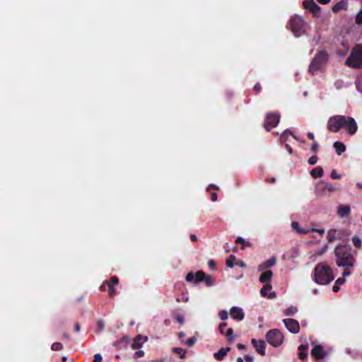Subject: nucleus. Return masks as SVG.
I'll return each mask as SVG.
<instances>
[{"instance_id": "obj_1", "label": "nucleus", "mask_w": 362, "mask_h": 362, "mask_svg": "<svg viewBox=\"0 0 362 362\" xmlns=\"http://www.w3.org/2000/svg\"><path fill=\"white\" fill-rule=\"evenodd\" d=\"M341 128L354 135L357 129V124L354 119L349 116L334 115L328 119L327 129L331 132H338Z\"/></svg>"}, {"instance_id": "obj_2", "label": "nucleus", "mask_w": 362, "mask_h": 362, "mask_svg": "<svg viewBox=\"0 0 362 362\" xmlns=\"http://www.w3.org/2000/svg\"><path fill=\"white\" fill-rule=\"evenodd\" d=\"M356 253L349 245H339L334 250L335 262L338 267H353L356 262Z\"/></svg>"}, {"instance_id": "obj_3", "label": "nucleus", "mask_w": 362, "mask_h": 362, "mask_svg": "<svg viewBox=\"0 0 362 362\" xmlns=\"http://www.w3.org/2000/svg\"><path fill=\"white\" fill-rule=\"evenodd\" d=\"M334 279L332 269L325 262L317 264L314 269V281L320 285H327Z\"/></svg>"}, {"instance_id": "obj_4", "label": "nucleus", "mask_w": 362, "mask_h": 362, "mask_svg": "<svg viewBox=\"0 0 362 362\" xmlns=\"http://www.w3.org/2000/svg\"><path fill=\"white\" fill-rule=\"evenodd\" d=\"M345 64L353 68L362 67V45H356L346 59Z\"/></svg>"}, {"instance_id": "obj_5", "label": "nucleus", "mask_w": 362, "mask_h": 362, "mask_svg": "<svg viewBox=\"0 0 362 362\" xmlns=\"http://www.w3.org/2000/svg\"><path fill=\"white\" fill-rule=\"evenodd\" d=\"M327 59L328 55L327 52L324 50L320 51L313 59L309 66V72L312 75H315L317 71L320 70L323 67Z\"/></svg>"}, {"instance_id": "obj_6", "label": "nucleus", "mask_w": 362, "mask_h": 362, "mask_svg": "<svg viewBox=\"0 0 362 362\" xmlns=\"http://www.w3.org/2000/svg\"><path fill=\"white\" fill-rule=\"evenodd\" d=\"M284 335L277 329H270L266 334V339L267 342L272 346H279L284 341Z\"/></svg>"}, {"instance_id": "obj_7", "label": "nucleus", "mask_w": 362, "mask_h": 362, "mask_svg": "<svg viewBox=\"0 0 362 362\" xmlns=\"http://www.w3.org/2000/svg\"><path fill=\"white\" fill-rule=\"evenodd\" d=\"M289 25L292 33L296 37L300 36L303 33L304 21L298 16H295L289 21Z\"/></svg>"}, {"instance_id": "obj_8", "label": "nucleus", "mask_w": 362, "mask_h": 362, "mask_svg": "<svg viewBox=\"0 0 362 362\" xmlns=\"http://www.w3.org/2000/svg\"><path fill=\"white\" fill-rule=\"evenodd\" d=\"M280 114L279 112H269L266 115L264 127L267 132L276 127L280 121Z\"/></svg>"}, {"instance_id": "obj_9", "label": "nucleus", "mask_w": 362, "mask_h": 362, "mask_svg": "<svg viewBox=\"0 0 362 362\" xmlns=\"http://www.w3.org/2000/svg\"><path fill=\"white\" fill-rule=\"evenodd\" d=\"M336 188L327 182H320L316 185L315 193L317 196H324L327 193L334 192Z\"/></svg>"}, {"instance_id": "obj_10", "label": "nucleus", "mask_w": 362, "mask_h": 362, "mask_svg": "<svg viewBox=\"0 0 362 362\" xmlns=\"http://www.w3.org/2000/svg\"><path fill=\"white\" fill-rule=\"evenodd\" d=\"M303 5L304 8L308 10L315 17L320 16V7L313 0H305Z\"/></svg>"}, {"instance_id": "obj_11", "label": "nucleus", "mask_w": 362, "mask_h": 362, "mask_svg": "<svg viewBox=\"0 0 362 362\" xmlns=\"http://www.w3.org/2000/svg\"><path fill=\"white\" fill-rule=\"evenodd\" d=\"M285 327L287 329L293 334H297L300 331V325L298 320L292 318L283 320Z\"/></svg>"}, {"instance_id": "obj_12", "label": "nucleus", "mask_w": 362, "mask_h": 362, "mask_svg": "<svg viewBox=\"0 0 362 362\" xmlns=\"http://www.w3.org/2000/svg\"><path fill=\"white\" fill-rule=\"evenodd\" d=\"M119 279L116 276H112L109 280L106 281V284L109 291V296L113 298L115 295V287L118 285Z\"/></svg>"}, {"instance_id": "obj_13", "label": "nucleus", "mask_w": 362, "mask_h": 362, "mask_svg": "<svg viewBox=\"0 0 362 362\" xmlns=\"http://www.w3.org/2000/svg\"><path fill=\"white\" fill-rule=\"evenodd\" d=\"M227 326L228 325L226 322H221L219 325L218 327L219 332H221V334L226 335L229 343H232L234 339L233 330L232 328H228L225 332V329L227 327Z\"/></svg>"}, {"instance_id": "obj_14", "label": "nucleus", "mask_w": 362, "mask_h": 362, "mask_svg": "<svg viewBox=\"0 0 362 362\" xmlns=\"http://www.w3.org/2000/svg\"><path fill=\"white\" fill-rule=\"evenodd\" d=\"M251 343L257 353H259L261 356H265L266 343L264 341H258L255 339H252L251 340Z\"/></svg>"}, {"instance_id": "obj_15", "label": "nucleus", "mask_w": 362, "mask_h": 362, "mask_svg": "<svg viewBox=\"0 0 362 362\" xmlns=\"http://www.w3.org/2000/svg\"><path fill=\"white\" fill-rule=\"evenodd\" d=\"M230 316L237 321H241L245 317V313L242 308L239 307H232L230 310Z\"/></svg>"}, {"instance_id": "obj_16", "label": "nucleus", "mask_w": 362, "mask_h": 362, "mask_svg": "<svg viewBox=\"0 0 362 362\" xmlns=\"http://www.w3.org/2000/svg\"><path fill=\"white\" fill-rule=\"evenodd\" d=\"M311 355L316 359H322L326 356V353L324 351L322 346L320 344L315 345L311 350Z\"/></svg>"}, {"instance_id": "obj_17", "label": "nucleus", "mask_w": 362, "mask_h": 362, "mask_svg": "<svg viewBox=\"0 0 362 362\" xmlns=\"http://www.w3.org/2000/svg\"><path fill=\"white\" fill-rule=\"evenodd\" d=\"M341 237V233L335 229H331L327 232V240L329 243H333L337 239H340Z\"/></svg>"}, {"instance_id": "obj_18", "label": "nucleus", "mask_w": 362, "mask_h": 362, "mask_svg": "<svg viewBox=\"0 0 362 362\" xmlns=\"http://www.w3.org/2000/svg\"><path fill=\"white\" fill-rule=\"evenodd\" d=\"M129 342V338L127 336H124L119 340L115 341L113 346L117 349H122L124 348Z\"/></svg>"}, {"instance_id": "obj_19", "label": "nucleus", "mask_w": 362, "mask_h": 362, "mask_svg": "<svg viewBox=\"0 0 362 362\" xmlns=\"http://www.w3.org/2000/svg\"><path fill=\"white\" fill-rule=\"evenodd\" d=\"M351 209L348 205H339L337 210V214L340 217H345L349 215Z\"/></svg>"}, {"instance_id": "obj_20", "label": "nucleus", "mask_w": 362, "mask_h": 362, "mask_svg": "<svg viewBox=\"0 0 362 362\" xmlns=\"http://www.w3.org/2000/svg\"><path fill=\"white\" fill-rule=\"evenodd\" d=\"M347 7H348L347 1L345 0H341V1H339L338 3H337L332 7V11H333V12L336 13V12H339V11H341V10H346Z\"/></svg>"}, {"instance_id": "obj_21", "label": "nucleus", "mask_w": 362, "mask_h": 362, "mask_svg": "<svg viewBox=\"0 0 362 362\" xmlns=\"http://www.w3.org/2000/svg\"><path fill=\"white\" fill-rule=\"evenodd\" d=\"M272 288V285L269 284L264 285L260 290V294L262 295V296H268L269 298H274L275 296L274 292H272L269 295H267V291H271Z\"/></svg>"}, {"instance_id": "obj_22", "label": "nucleus", "mask_w": 362, "mask_h": 362, "mask_svg": "<svg viewBox=\"0 0 362 362\" xmlns=\"http://www.w3.org/2000/svg\"><path fill=\"white\" fill-rule=\"evenodd\" d=\"M273 273L271 270H267L266 272H264L261 274L259 281L261 283H266L271 280L272 277Z\"/></svg>"}, {"instance_id": "obj_23", "label": "nucleus", "mask_w": 362, "mask_h": 362, "mask_svg": "<svg viewBox=\"0 0 362 362\" xmlns=\"http://www.w3.org/2000/svg\"><path fill=\"white\" fill-rule=\"evenodd\" d=\"M230 350V347L221 348L218 352L214 354V358L218 361H221Z\"/></svg>"}, {"instance_id": "obj_24", "label": "nucleus", "mask_w": 362, "mask_h": 362, "mask_svg": "<svg viewBox=\"0 0 362 362\" xmlns=\"http://www.w3.org/2000/svg\"><path fill=\"white\" fill-rule=\"evenodd\" d=\"M275 263H276V258L272 257V258L267 259V261H265L264 262H263L262 264H261L259 266V269L262 270V269H268V268L272 267L273 265H274Z\"/></svg>"}, {"instance_id": "obj_25", "label": "nucleus", "mask_w": 362, "mask_h": 362, "mask_svg": "<svg viewBox=\"0 0 362 362\" xmlns=\"http://www.w3.org/2000/svg\"><path fill=\"white\" fill-rule=\"evenodd\" d=\"M334 147L335 148L336 152L339 156H340L346 150L345 145L341 141L334 142Z\"/></svg>"}, {"instance_id": "obj_26", "label": "nucleus", "mask_w": 362, "mask_h": 362, "mask_svg": "<svg viewBox=\"0 0 362 362\" xmlns=\"http://www.w3.org/2000/svg\"><path fill=\"white\" fill-rule=\"evenodd\" d=\"M310 175L315 178L321 177L323 175V169L318 166L310 171Z\"/></svg>"}, {"instance_id": "obj_27", "label": "nucleus", "mask_w": 362, "mask_h": 362, "mask_svg": "<svg viewBox=\"0 0 362 362\" xmlns=\"http://www.w3.org/2000/svg\"><path fill=\"white\" fill-rule=\"evenodd\" d=\"M205 276L206 274L203 271H198L196 274H194V283L199 284L204 281Z\"/></svg>"}, {"instance_id": "obj_28", "label": "nucleus", "mask_w": 362, "mask_h": 362, "mask_svg": "<svg viewBox=\"0 0 362 362\" xmlns=\"http://www.w3.org/2000/svg\"><path fill=\"white\" fill-rule=\"evenodd\" d=\"M143 337L141 335H138L134 339V342L132 344V347L134 349H137L141 347L142 341L141 339Z\"/></svg>"}, {"instance_id": "obj_29", "label": "nucleus", "mask_w": 362, "mask_h": 362, "mask_svg": "<svg viewBox=\"0 0 362 362\" xmlns=\"http://www.w3.org/2000/svg\"><path fill=\"white\" fill-rule=\"evenodd\" d=\"M173 352L178 354L180 358H185L186 356V351L182 348L174 347L173 348Z\"/></svg>"}, {"instance_id": "obj_30", "label": "nucleus", "mask_w": 362, "mask_h": 362, "mask_svg": "<svg viewBox=\"0 0 362 362\" xmlns=\"http://www.w3.org/2000/svg\"><path fill=\"white\" fill-rule=\"evenodd\" d=\"M297 311L298 309L296 307L291 306L284 311V315L287 316H291L295 315L297 313Z\"/></svg>"}, {"instance_id": "obj_31", "label": "nucleus", "mask_w": 362, "mask_h": 362, "mask_svg": "<svg viewBox=\"0 0 362 362\" xmlns=\"http://www.w3.org/2000/svg\"><path fill=\"white\" fill-rule=\"evenodd\" d=\"M235 259H236V258L233 255H230L229 257L227 258V259L226 261V264L227 267H230V268L233 267L234 262H235Z\"/></svg>"}, {"instance_id": "obj_32", "label": "nucleus", "mask_w": 362, "mask_h": 362, "mask_svg": "<svg viewBox=\"0 0 362 362\" xmlns=\"http://www.w3.org/2000/svg\"><path fill=\"white\" fill-rule=\"evenodd\" d=\"M236 244H242L243 246L241 247V249L243 250L245 246H250V243L248 242H245V240L242 237H238L235 240Z\"/></svg>"}, {"instance_id": "obj_33", "label": "nucleus", "mask_w": 362, "mask_h": 362, "mask_svg": "<svg viewBox=\"0 0 362 362\" xmlns=\"http://www.w3.org/2000/svg\"><path fill=\"white\" fill-rule=\"evenodd\" d=\"M352 243L357 248H360L361 247V240L358 235L353 236Z\"/></svg>"}, {"instance_id": "obj_34", "label": "nucleus", "mask_w": 362, "mask_h": 362, "mask_svg": "<svg viewBox=\"0 0 362 362\" xmlns=\"http://www.w3.org/2000/svg\"><path fill=\"white\" fill-rule=\"evenodd\" d=\"M204 281L207 286L210 287L213 285L214 279L211 276L206 274Z\"/></svg>"}, {"instance_id": "obj_35", "label": "nucleus", "mask_w": 362, "mask_h": 362, "mask_svg": "<svg viewBox=\"0 0 362 362\" xmlns=\"http://www.w3.org/2000/svg\"><path fill=\"white\" fill-rule=\"evenodd\" d=\"M173 317L180 323L182 324L184 322V317L182 314L176 313L173 314Z\"/></svg>"}, {"instance_id": "obj_36", "label": "nucleus", "mask_w": 362, "mask_h": 362, "mask_svg": "<svg viewBox=\"0 0 362 362\" xmlns=\"http://www.w3.org/2000/svg\"><path fill=\"white\" fill-rule=\"evenodd\" d=\"M62 348H63V345L60 342H54L52 344V345L51 346V349L53 351H59V350L62 349Z\"/></svg>"}, {"instance_id": "obj_37", "label": "nucleus", "mask_w": 362, "mask_h": 362, "mask_svg": "<svg viewBox=\"0 0 362 362\" xmlns=\"http://www.w3.org/2000/svg\"><path fill=\"white\" fill-rule=\"evenodd\" d=\"M218 316H219L221 320H226L228 317V312L226 310H221L219 312Z\"/></svg>"}, {"instance_id": "obj_38", "label": "nucleus", "mask_w": 362, "mask_h": 362, "mask_svg": "<svg viewBox=\"0 0 362 362\" xmlns=\"http://www.w3.org/2000/svg\"><path fill=\"white\" fill-rule=\"evenodd\" d=\"M196 341H197V338H196L195 337H192L189 338V339L186 341L185 344H186L188 346L191 347V346H193L194 345V344H195V342H196Z\"/></svg>"}, {"instance_id": "obj_39", "label": "nucleus", "mask_w": 362, "mask_h": 362, "mask_svg": "<svg viewBox=\"0 0 362 362\" xmlns=\"http://www.w3.org/2000/svg\"><path fill=\"white\" fill-rule=\"evenodd\" d=\"M356 23L357 25H362V9L358 13L356 16Z\"/></svg>"}, {"instance_id": "obj_40", "label": "nucleus", "mask_w": 362, "mask_h": 362, "mask_svg": "<svg viewBox=\"0 0 362 362\" xmlns=\"http://www.w3.org/2000/svg\"><path fill=\"white\" fill-rule=\"evenodd\" d=\"M105 327V324L103 320H100L97 322V332H100Z\"/></svg>"}, {"instance_id": "obj_41", "label": "nucleus", "mask_w": 362, "mask_h": 362, "mask_svg": "<svg viewBox=\"0 0 362 362\" xmlns=\"http://www.w3.org/2000/svg\"><path fill=\"white\" fill-rule=\"evenodd\" d=\"M318 160V158L317 156H311L309 159H308V163L310 165H314L315 164H316V163L317 162Z\"/></svg>"}, {"instance_id": "obj_42", "label": "nucleus", "mask_w": 362, "mask_h": 362, "mask_svg": "<svg viewBox=\"0 0 362 362\" xmlns=\"http://www.w3.org/2000/svg\"><path fill=\"white\" fill-rule=\"evenodd\" d=\"M185 279L187 282H192L194 279V274L192 272H189L186 275Z\"/></svg>"}, {"instance_id": "obj_43", "label": "nucleus", "mask_w": 362, "mask_h": 362, "mask_svg": "<svg viewBox=\"0 0 362 362\" xmlns=\"http://www.w3.org/2000/svg\"><path fill=\"white\" fill-rule=\"evenodd\" d=\"M310 150L313 153H316L319 150V144L317 142H313L311 145Z\"/></svg>"}, {"instance_id": "obj_44", "label": "nucleus", "mask_w": 362, "mask_h": 362, "mask_svg": "<svg viewBox=\"0 0 362 362\" xmlns=\"http://www.w3.org/2000/svg\"><path fill=\"white\" fill-rule=\"evenodd\" d=\"M287 134H290V130L289 129H286L284 132V133L281 135L280 136V139L281 141H285L287 140Z\"/></svg>"}, {"instance_id": "obj_45", "label": "nucleus", "mask_w": 362, "mask_h": 362, "mask_svg": "<svg viewBox=\"0 0 362 362\" xmlns=\"http://www.w3.org/2000/svg\"><path fill=\"white\" fill-rule=\"evenodd\" d=\"M330 177L332 179H340L341 177V175L337 174L335 170H333L331 173Z\"/></svg>"}, {"instance_id": "obj_46", "label": "nucleus", "mask_w": 362, "mask_h": 362, "mask_svg": "<svg viewBox=\"0 0 362 362\" xmlns=\"http://www.w3.org/2000/svg\"><path fill=\"white\" fill-rule=\"evenodd\" d=\"M216 262L215 260L214 259H210L209 262H208V266L209 267V268L212 270H214L215 268H216Z\"/></svg>"}, {"instance_id": "obj_47", "label": "nucleus", "mask_w": 362, "mask_h": 362, "mask_svg": "<svg viewBox=\"0 0 362 362\" xmlns=\"http://www.w3.org/2000/svg\"><path fill=\"white\" fill-rule=\"evenodd\" d=\"M144 356V352L141 350L136 351L134 354V357L136 358L143 357Z\"/></svg>"}, {"instance_id": "obj_48", "label": "nucleus", "mask_w": 362, "mask_h": 362, "mask_svg": "<svg viewBox=\"0 0 362 362\" xmlns=\"http://www.w3.org/2000/svg\"><path fill=\"white\" fill-rule=\"evenodd\" d=\"M102 360H103V358L100 354H95L93 362H101Z\"/></svg>"}, {"instance_id": "obj_49", "label": "nucleus", "mask_w": 362, "mask_h": 362, "mask_svg": "<svg viewBox=\"0 0 362 362\" xmlns=\"http://www.w3.org/2000/svg\"><path fill=\"white\" fill-rule=\"evenodd\" d=\"M307 356H308V354L306 353H305L304 351H300L299 354H298V358L300 360L305 359L307 358Z\"/></svg>"}, {"instance_id": "obj_50", "label": "nucleus", "mask_w": 362, "mask_h": 362, "mask_svg": "<svg viewBox=\"0 0 362 362\" xmlns=\"http://www.w3.org/2000/svg\"><path fill=\"white\" fill-rule=\"evenodd\" d=\"M344 282H345V279L342 276V277L338 278L336 280L335 284L340 286V285L344 284Z\"/></svg>"}, {"instance_id": "obj_51", "label": "nucleus", "mask_w": 362, "mask_h": 362, "mask_svg": "<svg viewBox=\"0 0 362 362\" xmlns=\"http://www.w3.org/2000/svg\"><path fill=\"white\" fill-rule=\"evenodd\" d=\"M254 90L256 92V93H259L261 91V89H262V87H261V85L259 83H257L254 88H253Z\"/></svg>"}, {"instance_id": "obj_52", "label": "nucleus", "mask_w": 362, "mask_h": 362, "mask_svg": "<svg viewBox=\"0 0 362 362\" xmlns=\"http://www.w3.org/2000/svg\"><path fill=\"white\" fill-rule=\"evenodd\" d=\"M349 267H345L342 276L344 278L345 276H348L351 274V272L349 270Z\"/></svg>"}, {"instance_id": "obj_53", "label": "nucleus", "mask_w": 362, "mask_h": 362, "mask_svg": "<svg viewBox=\"0 0 362 362\" xmlns=\"http://www.w3.org/2000/svg\"><path fill=\"white\" fill-rule=\"evenodd\" d=\"M244 358L247 362H253L254 361L253 357L249 355H245Z\"/></svg>"}, {"instance_id": "obj_54", "label": "nucleus", "mask_w": 362, "mask_h": 362, "mask_svg": "<svg viewBox=\"0 0 362 362\" xmlns=\"http://www.w3.org/2000/svg\"><path fill=\"white\" fill-rule=\"evenodd\" d=\"M218 196L217 194L215 192L211 193V199L213 202H216L217 200Z\"/></svg>"}, {"instance_id": "obj_55", "label": "nucleus", "mask_w": 362, "mask_h": 362, "mask_svg": "<svg viewBox=\"0 0 362 362\" xmlns=\"http://www.w3.org/2000/svg\"><path fill=\"white\" fill-rule=\"evenodd\" d=\"M339 286H339V285H337V284H334V286H333V287H332V291H333L334 292H335V293L338 292V291H339V289H340Z\"/></svg>"}, {"instance_id": "obj_56", "label": "nucleus", "mask_w": 362, "mask_h": 362, "mask_svg": "<svg viewBox=\"0 0 362 362\" xmlns=\"http://www.w3.org/2000/svg\"><path fill=\"white\" fill-rule=\"evenodd\" d=\"M107 284H106V281L104 282L100 286V290L101 291H106V288H107Z\"/></svg>"}, {"instance_id": "obj_57", "label": "nucleus", "mask_w": 362, "mask_h": 362, "mask_svg": "<svg viewBox=\"0 0 362 362\" xmlns=\"http://www.w3.org/2000/svg\"><path fill=\"white\" fill-rule=\"evenodd\" d=\"M313 231L319 233L321 235H323L325 233V229H313Z\"/></svg>"}, {"instance_id": "obj_58", "label": "nucleus", "mask_w": 362, "mask_h": 362, "mask_svg": "<svg viewBox=\"0 0 362 362\" xmlns=\"http://www.w3.org/2000/svg\"><path fill=\"white\" fill-rule=\"evenodd\" d=\"M236 264H237L238 266H240V267H243V268L246 267V264H245V263L244 262H243V261H238V262H236Z\"/></svg>"}, {"instance_id": "obj_59", "label": "nucleus", "mask_w": 362, "mask_h": 362, "mask_svg": "<svg viewBox=\"0 0 362 362\" xmlns=\"http://www.w3.org/2000/svg\"><path fill=\"white\" fill-rule=\"evenodd\" d=\"M189 238H190V240H191L192 241H193V242H196V241H197V236H196V235H194V234H191V235H190V236H189Z\"/></svg>"}, {"instance_id": "obj_60", "label": "nucleus", "mask_w": 362, "mask_h": 362, "mask_svg": "<svg viewBox=\"0 0 362 362\" xmlns=\"http://www.w3.org/2000/svg\"><path fill=\"white\" fill-rule=\"evenodd\" d=\"M307 136L310 140L313 141L315 139V136L312 132H308Z\"/></svg>"}, {"instance_id": "obj_61", "label": "nucleus", "mask_w": 362, "mask_h": 362, "mask_svg": "<svg viewBox=\"0 0 362 362\" xmlns=\"http://www.w3.org/2000/svg\"><path fill=\"white\" fill-rule=\"evenodd\" d=\"M285 147L290 154L293 153V149L288 144H286Z\"/></svg>"}, {"instance_id": "obj_62", "label": "nucleus", "mask_w": 362, "mask_h": 362, "mask_svg": "<svg viewBox=\"0 0 362 362\" xmlns=\"http://www.w3.org/2000/svg\"><path fill=\"white\" fill-rule=\"evenodd\" d=\"M307 348H308V345L301 344V345L299 346L298 349L300 351H303L304 350L307 349Z\"/></svg>"}, {"instance_id": "obj_63", "label": "nucleus", "mask_w": 362, "mask_h": 362, "mask_svg": "<svg viewBox=\"0 0 362 362\" xmlns=\"http://www.w3.org/2000/svg\"><path fill=\"white\" fill-rule=\"evenodd\" d=\"M80 329H81V326L79 325V323H76L74 326V329L76 332H79L80 331Z\"/></svg>"}, {"instance_id": "obj_64", "label": "nucleus", "mask_w": 362, "mask_h": 362, "mask_svg": "<svg viewBox=\"0 0 362 362\" xmlns=\"http://www.w3.org/2000/svg\"><path fill=\"white\" fill-rule=\"evenodd\" d=\"M224 249L226 250V252H228L230 250V246L228 243H226L224 245Z\"/></svg>"}]
</instances>
